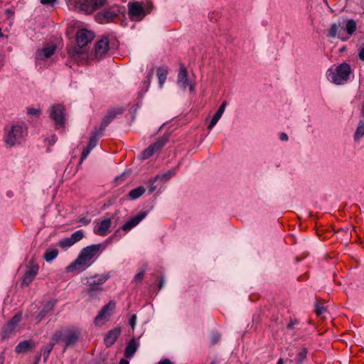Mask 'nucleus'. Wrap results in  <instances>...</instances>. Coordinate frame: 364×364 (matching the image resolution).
<instances>
[{
	"label": "nucleus",
	"instance_id": "obj_1",
	"mask_svg": "<svg viewBox=\"0 0 364 364\" xmlns=\"http://www.w3.org/2000/svg\"><path fill=\"white\" fill-rule=\"evenodd\" d=\"M102 247V244L99 243L82 248L77 259L66 267V272H71L75 270H84L87 267L88 262L99 252Z\"/></svg>",
	"mask_w": 364,
	"mask_h": 364
},
{
	"label": "nucleus",
	"instance_id": "obj_2",
	"mask_svg": "<svg viewBox=\"0 0 364 364\" xmlns=\"http://www.w3.org/2000/svg\"><path fill=\"white\" fill-rule=\"evenodd\" d=\"M28 135V128L25 123H16L5 128L4 141L7 147L11 148L22 144Z\"/></svg>",
	"mask_w": 364,
	"mask_h": 364
},
{
	"label": "nucleus",
	"instance_id": "obj_3",
	"mask_svg": "<svg viewBox=\"0 0 364 364\" xmlns=\"http://www.w3.org/2000/svg\"><path fill=\"white\" fill-rule=\"evenodd\" d=\"M351 74L350 65L344 62L336 66L335 69L329 68L326 72V77L331 82L341 85L350 81Z\"/></svg>",
	"mask_w": 364,
	"mask_h": 364
},
{
	"label": "nucleus",
	"instance_id": "obj_4",
	"mask_svg": "<svg viewBox=\"0 0 364 364\" xmlns=\"http://www.w3.org/2000/svg\"><path fill=\"white\" fill-rule=\"evenodd\" d=\"M153 5L149 0L129 1L128 16L132 21H141L152 9Z\"/></svg>",
	"mask_w": 364,
	"mask_h": 364
},
{
	"label": "nucleus",
	"instance_id": "obj_5",
	"mask_svg": "<svg viewBox=\"0 0 364 364\" xmlns=\"http://www.w3.org/2000/svg\"><path fill=\"white\" fill-rule=\"evenodd\" d=\"M306 326V323L302 322L300 319L289 317L287 321L284 331L287 334L294 336V340L306 339L304 338V334L307 331Z\"/></svg>",
	"mask_w": 364,
	"mask_h": 364
},
{
	"label": "nucleus",
	"instance_id": "obj_6",
	"mask_svg": "<svg viewBox=\"0 0 364 364\" xmlns=\"http://www.w3.org/2000/svg\"><path fill=\"white\" fill-rule=\"evenodd\" d=\"M124 6L113 5L109 8H105L101 12H99L97 14V18L98 20L101 21V23H103V20L105 21L104 22H110L116 18H118L120 14H124Z\"/></svg>",
	"mask_w": 364,
	"mask_h": 364
},
{
	"label": "nucleus",
	"instance_id": "obj_7",
	"mask_svg": "<svg viewBox=\"0 0 364 364\" xmlns=\"http://www.w3.org/2000/svg\"><path fill=\"white\" fill-rule=\"evenodd\" d=\"M65 107L62 105L56 104L50 106V117L54 121L55 127L57 129L63 128L65 127Z\"/></svg>",
	"mask_w": 364,
	"mask_h": 364
},
{
	"label": "nucleus",
	"instance_id": "obj_8",
	"mask_svg": "<svg viewBox=\"0 0 364 364\" xmlns=\"http://www.w3.org/2000/svg\"><path fill=\"white\" fill-rule=\"evenodd\" d=\"M80 331L77 329H65L56 331L52 341H77L80 338Z\"/></svg>",
	"mask_w": 364,
	"mask_h": 364
},
{
	"label": "nucleus",
	"instance_id": "obj_9",
	"mask_svg": "<svg viewBox=\"0 0 364 364\" xmlns=\"http://www.w3.org/2000/svg\"><path fill=\"white\" fill-rule=\"evenodd\" d=\"M22 319V312L20 311L16 314L4 327L1 332L2 339H6L10 338Z\"/></svg>",
	"mask_w": 364,
	"mask_h": 364
},
{
	"label": "nucleus",
	"instance_id": "obj_10",
	"mask_svg": "<svg viewBox=\"0 0 364 364\" xmlns=\"http://www.w3.org/2000/svg\"><path fill=\"white\" fill-rule=\"evenodd\" d=\"M124 112V109L123 107H114L109 109L106 115L102 118L101 124L97 129L104 133L105 129L117 117V116L122 114Z\"/></svg>",
	"mask_w": 364,
	"mask_h": 364
},
{
	"label": "nucleus",
	"instance_id": "obj_11",
	"mask_svg": "<svg viewBox=\"0 0 364 364\" xmlns=\"http://www.w3.org/2000/svg\"><path fill=\"white\" fill-rule=\"evenodd\" d=\"M177 85L183 90H185L187 87L189 88L191 92L194 90V85L190 82L188 70L183 65H181L178 70Z\"/></svg>",
	"mask_w": 364,
	"mask_h": 364
},
{
	"label": "nucleus",
	"instance_id": "obj_12",
	"mask_svg": "<svg viewBox=\"0 0 364 364\" xmlns=\"http://www.w3.org/2000/svg\"><path fill=\"white\" fill-rule=\"evenodd\" d=\"M29 264L30 266L22 278V287H28L33 281L38 272L39 266L37 264H34L33 259L29 262Z\"/></svg>",
	"mask_w": 364,
	"mask_h": 364
},
{
	"label": "nucleus",
	"instance_id": "obj_13",
	"mask_svg": "<svg viewBox=\"0 0 364 364\" xmlns=\"http://www.w3.org/2000/svg\"><path fill=\"white\" fill-rule=\"evenodd\" d=\"M95 37L92 31L87 29H81L76 34V43L78 47L84 48L90 43Z\"/></svg>",
	"mask_w": 364,
	"mask_h": 364
},
{
	"label": "nucleus",
	"instance_id": "obj_14",
	"mask_svg": "<svg viewBox=\"0 0 364 364\" xmlns=\"http://www.w3.org/2000/svg\"><path fill=\"white\" fill-rule=\"evenodd\" d=\"M103 291V287L95 284L93 281H88L87 287L85 291L88 294V301H92L98 299L100 295Z\"/></svg>",
	"mask_w": 364,
	"mask_h": 364
},
{
	"label": "nucleus",
	"instance_id": "obj_15",
	"mask_svg": "<svg viewBox=\"0 0 364 364\" xmlns=\"http://www.w3.org/2000/svg\"><path fill=\"white\" fill-rule=\"evenodd\" d=\"M106 0H82L79 1L82 10L92 13L105 4Z\"/></svg>",
	"mask_w": 364,
	"mask_h": 364
},
{
	"label": "nucleus",
	"instance_id": "obj_16",
	"mask_svg": "<svg viewBox=\"0 0 364 364\" xmlns=\"http://www.w3.org/2000/svg\"><path fill=\"white\" fill-rule=\"evenodd\" d=\"M147 215V211H141L138 215L130 218L122 227L121 229L125 232L131 230L136 227Z\"/></svg>",
	"mask_w": 364,
	"mask_h": 364
},
{
	"label": "nucleus",
	"instance_id": "obj_17",
	"mask_svg": "<svg viewBox=\"0 0 364 364\" xmlns=\"http://www.w3.org/2000/svg\"><path fill=\"white\" fill-rule=\"evenodd\" d=\"M55 50V45H50L43 48L42 49L38 50L35 54L36 64L41 60L50 58L54 54Z\"/></svg>",
	"mask_w": 364,
	"mask_h": 364
},
{
	"label": "nucleus",
	"instance_id": "obj_18",
	"mask_svg": "<svg viewBox=\"0 0 364 364\" xmlns=\"http://www.w3.org/2000/svg\"><path fill=\"white\" fill-rule=\"evenodd\" d=\"M109 41L107 37H102L95 46L96 57L102 58L109 50Z\"/></svg>",
	"mask_w": 364,
	"mask_h": 364
},
{
	"label": "nucleus",
	"instance_id": "obj_19",
	"mask_svg": "<svg viewBox=\"0 0 364 364\" xmlns=\"http://www.w3.org/2000/svg\"><path fill=\"white\" fill-rule=\"evenodd\" d=\"M115 308V303L113 301H110L108 304L105 305L95 317V323L98 325L100 321L104 318H107L112 314V311Z\"/></svg>",
	"mask_w": 364,
	"mask_h": 364
},
{
	"label": "nucleus",
	"instance_id": "obj_20",
	"mask_svg": "<svg viewBox=\"0 0 364 364\" xmlns=\"http://www.w3.org/2000/svg\"><path fill=\"white\" fill-rule=\"evenodd\" d=\"M55 305V301H49L46 303V304L43 306V309L41 310V311L37 314L36 316V320L37 322H40L42 320L45 318V317L50 314H52L54 306Z\"/></svg>",
	"mask_w": 364,
	"mask_h": 364
},
{
	"label": "nucleus",
	"instance_id": "obj_21",
	"mask_svg": "<svg viewBox=\"0 0 364 364\" xmlns=\"http://www.w3.org/2000/svg\"><path fill=\"white\" fill-rule=\"evenodd\" d=\"M111 225L112 220L110 218H105L101 221L99 227L94 230V232L100 236H106L109 232Z\"/></svg>",
	"mask_w": 364,
	"mask_h": 364
},
{
	"label": "nucleus",
	"instance_id": "obj_22",
	"mask_svg": "<svg viewBox=\"0 0 364 364\" xmlns=\"http://www.w3.org/2000/svg\"><path fill=\"white\" fill-rule=\"evenodd\" d=\"M170 136L171 133L166 132L161 137L159 138L156 142L150 144V146L156 153L157 151H160L168 141Z\"/></svg>",
	"mask_w": 364,
	"mask_h": 364
},
{
	"label": "nucleus",
	"instance_id": "obj_23",
	"mask_svg": "<svg viewBox=\"0 0 364 364\" xmlns=\"http://www.w3.org/2000/svg\"><path fill=\"white\" fill-rule=\"evenodd\" d=\"M103 134L102 132L95 127L90 134L87 146L92 150L97 146L100 138L103 136Z\"/></svg>",
	"mask_w": 364,
	"mask_h": 364
},
{
	"label": "nucleus",
	"instance_id": "obj_24",
	"mask_svg": "<svg viewBox=\"0 0 364 364\" xmlns=\"http://www.w3.org/2000/svg\"><path fill=\"white\" fill-rule=\"evenodd\" d=\"M156 75L159 79V85L161 88L164 86V84L166 80L168 75V69L165 66H161L158 68Z\"/></svg>",
	"mask_w": 364,
	"mask_h": 364
},
{
	"label": "nucleus",
	"instance_id": "obj_25",
	"mask_svg": "<svg viewBox=\"0 0 364 364\" xmlns=\"http://www.w3.org/2000/svg\"><path fill=\"white\" fill-rule=\"evenodd\" d=\"M35 347V343H18L15 348L16 353H26Z\"/></svg>",
	"mask_w": 364,
	"mask_h": 364
},
{
	"label": "nucleus",
	"instance_id": "obj_26",
	"mask_svg": "<svg viewBox=\"0 0 364 364\" xmlns=\"http://www.w3.org/2000/svg\"><path fill=\"white\" fill-rule=\"evenodd\" d=\"M138 343H127L124 349V356L127 358H131L134 356L138 348Z\"/></svg>",
	"mask_w": 364,
	"mask_h": 364
},
{
	"label": "nucleus",
	"instance_id": "obj_27",
	"mask_svg": "<svg viewBox=\"0 0 364 364\" xmlns=\"http://www.w3.org/2000/svg\"><path fill=\"white\" fill-rule=\"evenodd\" d=\"M145 188L142 186H138L129 193V197L131 200H136L145 193Z\"/></svg>",
	"mask_w": 364,
	"mask_h": 364
},
{
	"label": "nucleus",
	"instance_id": "obj_28",
	"mask_svg": "<svg viewBox=\"0 0 364 364\" xmlns=\"http://www.w3.org/2000/svg\"><path fill=\"white\" fill-rule=\"evenodd\" d=\"M121 329L119 328H115L108 331L104 338L105 341H116L119 336L120 335Z\"/></svg>",
	"mask_w": 364,
	"mask_h": 364
},
{
	"label": "nucleus",
	"instance_id": "obj_29",
	"mask_svg": "<svg viewBox=\"0 0 364 364\" xmlns=\"http://www.w3.org/2000/svg\"><path fill=\"white\" fill-rule=\"evenodd\" d=\"M154 68H152L147 73L146 79L143 82V87L141 88L140 93L146 92L148 91L149 86L151 85V79L154 76Z\"/></svg>",
	"mask_w": 364,
	"mask_h": 364
},
{
	"label": "nucleus",
	"instance_id": "obj_30",
	"mask_svg": "<svg viewBox=\"0 0 364 364\" xmlns=\"http://www.w3.org/2000/svg\"><path fill=\"white\" fill-rule=\"evenodd\" d=\"M58 253H59V252H58V249L49 248V249L46 250V252L44 253L43 259L47 262H50L58 257Z\"/></svg>",
	"mask_w": 364,
	"mask_h": 364
},
{
	"label": "nucleus",
	"instance_id": "obj_31",
	"mask_svg": "<svg viewBox=\"0 0 364 364\" xmlns=\"http://www.w3.org/2000/svg\"><path fill=\"white\" fill-rule=\"evenodd\" d=\"M345 29L349 36H352L357 29L355 21L353 18L347 20Z\"/></svg>",
	"mask_w": 364,
	"mask_h": 364
},
{
	"label": "nucleus",
	"instance_id": "obj_32",
	"mask_svg": "<svg viewBox=\"0 0 364 364\" xmlns=\"http://www.w3.org/2000/svg\"><path fill=\"white\" fill-rule=\"evenodd\" d=\"M110 275L109 273L104 274L102 275H95L93 277L90 278V281L93 279L92 281L98 284L100 287H102V284L109 279Z\"/></svg>",
	"mask_w": 364,
	"mask_h": 364
},
{
	"label": "nucleus",
	"instance_id": "obj_33",
	"mask_svg": "<svg viewBox=\"0 0 364 364\" xmlns=\"http://www.w3.org/2000/svg\"><path fill=\"white\" fill-rule=\"evenodd\" d=\"M176 173V169H171L164 173L156 175L154 177V181H159V180L167 181V180L170 179L171 177H173V176H175Z\"/></svg>",
	"mask_w": 364,
	"mask_h": 364
},
{
	"label": "nucleus",
	"instance_id": "obj_34",
	"mask_svg": "<svg viewBox=\"0 0 364 364\" xmlns=\"http://www.w3.org/2000/svg\"><path fill=\"white\" fill-rule=\"evenodd\" d=\"M364 135V120H360L358 122V127L356 128L355 132L354 134V140L358 141L361 139Z\"/></svg>",
	"mask_w": 364,
	"mask_h": 364
},
{
	"label": "nucleus",
	"instance_id": "obj_35",
	"mask_svg": "<svg viewBox=\"0 0 364 364\" xmlns=\"http://www.w3.org/2000/svg\"><path fill=\"white\" fill-rule=\"evenodd\" d=\"M81 48H76L75 46H72L68 50V53L70 58L73 60H77L78 56L82 53L80 50Z\"/></svg>",
	"mask_w": 364,
	"mask_h": 364
},
{
	"label": "nucleus",
	"instance_id": "obj_36",
	"mask_svg": "<svg viewBox=\"0 0 364 364\" xmlns=\"http://www.w3.org/2000/svg\"><path fill=\"white\" fill-rule=\"evenodd\" d=\"M109 358V352L103 350L95 358V362L97 364H107L106 362Z\"/></svg>",
	"mask_w": 364,
	"mask_h": 364
},
{
	"label": "nucleus",
	"instance_id": "obj_37",
	"mask_svg": "<svg viewBox=\"0 0 364 364\" xmlns=\"http://www.w3.org/2000/svg\"><path fill=\"white\" fill-rule=\"evenodd\" d=\"M54 344L55 343H50L48 345L43 346V348L41 349L42 353H41L43 355L44 362L47 361L49 355L54 347Z\"/></svg>",
	"mask_w": 364,
	"mask_h": 364
},
{
	"label": "nucleus",
	"instance_id": "obj_38",
	"mask_svg": "<svg viewBox=\"0 0 364 364\" xmlns=\"http://www.w3.org/2000/svg\"><path fill=\"white\" fill-rule=\"evenodd\" d=\"M308 353V350L306 348L304 347L300 352H299L296 355V360L299 364H301L306 359V355Z\"/></svg>",
	"mask_w": 364,
	"mask_h": 364
},
{
	"label": "nucleus",
	"instance_id": "obj_39",
	"mask_svg": "<svg viewBox=\"0 0 364 364\" xmlns=\"http://www.w3.org/2000/svg\"><path fill=\"white\" fill-rule=\"evenodd\" d=\"M156 152L154 150L151 148V146L149 145L146 149H145L141 153V159L142 160H145L147 159H149L151 156H152Z\"/></svg>",
	"mask_w": 364,
	"mask_h": 364
},
{
	"label": "nucleus",
	"instance_id": "obj_40",
	"mask_svg": "<svg viewBox=\"0 0 364 364\" xmlns=\"http://www.w3.org/2000/svg\"><path fill=\"white\" fill-rule=\"evenodd\" d=\"M84 237V232L82 230H77L74 232L71 236L70 238L73 240V243H76L78 241L81 240Z\"/></svg>",
	"mask_w": 364,
	"mask_h": 364
},
{
	"label": "nucleus",
	"instance_id": "obj_41",
	"mask_svg": "<svg viewBox=\"0 0 364 364\" xmlns=\"http://www.w3.org/2000/svg\"><path fill=\"white\" fill-rule=\"evenodd\" d=\"M73 245H74V243H73V240H71L70 237H65V238L61 240L60 241H59V242H58L59 247H60L62 248H68Z\"/></svg>",
	"mask_w": 364,
	"mask_h": 364
},
{
	"label": "nucleus",
	"instance_id": "obj_42",
	"mask_svg": "<svg viewBox=\"0 0 364 364\" xmlns=\"http://www.w3.org/2000/svg\"><path fill=\"white\" fill-rule=\"evenodd\" d=\"M338 26L336 23L331 25L328 36L331 38H336L337 36Z\"/></svg>",
	"mask_w": 364,
	"mask_h": 364
},
{
	"label": "nucleus",
	"instance_id": "obj_43",
	"mask_svg": "<svg viewBox=\"0 0 364 364\" xmlns=\"http://www.w3.org/2000/svg\"><path fill=\"white\" fill-rule=\"evenodd\" d=\"M221 117H222L221 114L215 112V114H214L213 117L212 118L210 124H208V128L209 130H211L215 127V125L218 123V120L220 119Z\"/></svg>",
	"mask_w": 364,
	"mask_h": 364
},
{
	"label": "nucleus",
	"instance_id": "obj_44",
	"mask_svg": "<svg viewBox=\"0 0 364 364\" xmlns=\"http://www.w3.org/2000/svg\"><path fill=\"white\" fill-rule=\"evenodd\" d=\"M325 311H326V308L324 307V306L322 304H321L319 302L315 303V312L317 316L322 315Z\"/></svg>",
	"mask_w": 364,
	"mask_h": 364
},
{
	"label": "nucleus",
	"instance_id": "obj_45",
	"mask_svg": "<svg viewBox=\"0 0 364 364\" xmlns=\"http://www.w3.org/2000/svg\"><path fill=\"white\" fill-rule=\"evenodd\" d=\"M91 151H92V149L87 146H85L83 148L82 151L81 153L80 159V163H82L87 157V156L90 154Z\"/></svg>",
	"mask_w": 364,
	"mask_h": 364
},
{
	"label": "nucleus",
	"instance_id": "obj_46",
	"mask_svg": "<svg viewBox=\"0 0 364 364\" xmlns=\"http://www.w3.org/2000/svg\"><path fill=\"white\" fill-rule=\"evenodd\" d=\"M145 269H141L134 277V282L136 283H140L145 274Z\"/></svg>",
	"mask_w": 364,
	"mask_h": 364
},
{
	"label": "nucleus",
	"instance_id": "obj_47",
	"mask_svg": "<svg viewBox=\"0 0 364 364\" xmlns=\"http://www.w3.org/2000/svg\"><path fill=\"white\" fill-rule=\"evenodd\" d=\"M136 314H133L129 319V326H131L132 329L134 330V327L136 326Z\"/></svg>",
	"mask_w": 364,
	"mask_h": 364
},
{
	"label": "nucleus",
	"instance_id": "obj_48",
	"mask_svg": "<svg viewBox=\"0 0 364 364\" xmlns=\"http://www.w3.org/2000/svg\"><path fill=\"white\" fill-rule=\"evenodd\" d=\"M156 181H154V178L151 181H150V184L149 186V194L152 193L156 189L157 186L154 184V183Z\"/></svg>",
	"mask_w": 364,
	"mask_h": 364
},
{
	"label": "nucleus",
	"instance_id": "obj_49",
	"mask_svg": "<svg viewBox=\"0 0 364 364\" xmlns=\"http://www.w3.org/2000/svg\"><path fill=\"white\" fill-rule=\"evenodd\" d=\"M40 112H41L40 109L33 108V107H29L27 109V113H28V114H30V115H38L40 114Z\"/></svg>",
	"mask_w": 364,
	"mask_h": 364
},
{
	"label": "nucleus",
	"instance_id": "obj_50",
	"mask_svg": "<svg viewBox=\"0 0 364 364\" xmlns=\"http://www.w3.org/2000/svg\"><path fill=\"white\" fill-rule=\"evenodd\" d=\"M226 105H227V102L226 101H223L222 102V104L220 105V106L219 107L218 109L217 110V113L223 115L224 111H225V109L226 107Z\"/></svg>",
	"mask_w": 364,
	"mask_h": 364
},
{
	"label": "nucleus",
	"instance_id": "obj_51",
	"mask_svg": "<svg viewBox=\"0 0 364 364\" xmlns=\"http://www.w3.org/2000/svg\"><path fill=\"white\" fill-rule=\"evenodd\" d=\"M77 222L85 225H87L88 224L90 223L91 222V220L86 218V217H80L79 218V219L77 220Z\"/></svg>",
	"mask_w": 364,
	"mask_h": 364
},
{
	"label": "nucleus",
	"instance_id": "obj_52",
	"mask_svg": "<svg viewBox=\"0 0 364 364\" xmlns=\"http://www.w3.org/2000/svg\"><path fill=\"white\" fill-rule=\"evenodd\" d=\"M221 338V334L219 333H213V336H212V338H211V341H218Z\"/></svg>",
	"mask_w": 364,
	"mask_h": 364
},
{
	"label": "nucleus",
	"instance_id": "obj_53",
	"mask_svg": "<svg viewBox=\"0 0 364 364\" xmlns=\"http://www.w3.org/2000/svg\"><path fill=\"white\" fill-rule=\"evenodd\" d=\"M57 0H41V3L43 5H50L53 6L54 3L56 2Z\"/></svg>",
	"mask_w": 364,
	"mask_h": 364
},
{
	"label": "nucleus",
	"instance_id": "obj_54",
	"mask_svg": "<svg viewBox=\"0 0 364 364\" xmlns=\"http://www.w3.org/2000/svg\"><path fill=\"white\" fill-rule=\"evenodd\" d=\"M359 59L364 61V46H362L358 53Z\"/></svg>",
	"mask_w": 364,
	"mask_h": 364
},
{
	"label": "nucleus",
	"instance_id": "obj_55",
	"mask_svg": "<svg viewBox=\"0 0 364 364\" xmlns=\"http://www.w3.org/2000/svg\"><path fill=\"white\" fill-rule=\"evenodd\" d=\"M164 284H165V278H164V277H161V279L159 282V284H158L159 290H161L164 287Z\"/></svg>",
	"mask_w": 364,
	"mask_h": 364
},
{
	"label": "nucleus",
	"instance_id": "obj_56",
	"mask_svg": "<svg viewBox=\"0 0 364 364\" xmlns=\"http://www.w3.org/2000/svg\"><path fill=\"white\" fill-rule=\"evenodd\" d=\"M41 358V353H39L35 356V360L33 364H38Z\"/></svg>",
	"mask_w": 364,
	"mask_h": 364
},
{
	"label": "nucleus",
	"instance_id": "obj_57",
	"mask_svg": "<svg viewBox=\"0 0 364 364\" xmlns=\"http://www.w3.org/2000/svg\"><path fill=\"white\" fill-rule=\"evenodd\" d=\"M279 139L281 141H287L288 140V136L287 134L282 132L279 134Z\"/></svg>",
	"mask_w": 364,
	"mask_h": 364
},
{
	"label": "nucleus",
	"instance_id": "obj_58",
	"mask_svg": "<svg viewBox=\"0 0 364 364\" xmlns=\"http://www.w3.org/2000/svg\"><path fill=\"white\" fill-rule=\"evenodd\" d=\"M158 364H173V363L169 359L165 358V359L161 360L158 363Z\"/></svg>",
	"mask_w": 364,
	"mask_h": 364
},
{
	"label": "nucleus",
	"instance_id": "obj_59",
	"mask_svg": "<svg viewBox=\"0 0 364 364\" xmlns=\"http://www.w3.org/2000/svg\"><path fill=\"white\" fill-rule=\"evenodd\" d=\"M5 359L4 351L0 353V364H4Z\"/></svg>",
	"mask_w": 364,
	"mask_h": 364
},
{
	"label": "nucleus",
	"instance_id": "obj_60",
	"mask_svg": "<svg viewBox=\"0 0 364 364\" xmlns=\"http://www.w3.org/2000/svg\"><path fill=\"white\" fill-rule=\"evenodd\" d=\"M5 14H7L9 16H11L14 14V12L11 9H8L6 10Z\"/></svg>",
	"mask_w": 364,
	"mask_h": 364
},
{
	"label": "nucleus",
	"instance_id": "obj_61",
	"mask_svg": "<svg viewBox=\"0 0 364 364\" xmlns=\"http://www.w3.org/2000/svg\"><path fill=\"white\" fill-rule=\"evenodd\" d=\"M259 315H253V317H252V321L253 322H259Z\"/></svg>",
	"mask_w": 364,
	"mask_h": 364
},
{
	"label": "nucleus",
	"instance_id": "obj_62",
	"mask_svg": "<svg viewBox=\"0 0 364 364\" xmlns=\"http://www.w3.org/2000/svg\"><path fill=\"white\" fill-rule=\"evenodd\" d=\"M119 364H129V362L125 358H122Z\"/></svg>",
	"mask_w": 364,
	"mask_h": 364
},
{
	"label": "nucleus",
	"instance_id": "obj_63",
	"mask_svg": "<svg viewBox=\"0 0 364 364\" xmlns=\"http://www.w3.org/2000/svg\"><path fill=\"white\" fill-rule=\"evenodd\" d=\"M75 344V343H65V346L64 348V350H65L66 348L73 346Z\"/></svg>",
	"mask_w": 364,
	"mask_h": 364
},
{
	"label": "nucleus",
	"instance_id": "obj_64",
	"mask_svg": "<svg viewBox=\"0 0 364 364\" xmlns=\"http://www.w3.org/2000/svg\"><path fill=\"white\" fill-rule=\"evenodd\" d=\"M219 360L218 358L214 359L210 364H218Z\"/></svg>",
	"mask_w": 364,
	"mask_h": 364
}]
</instances>
